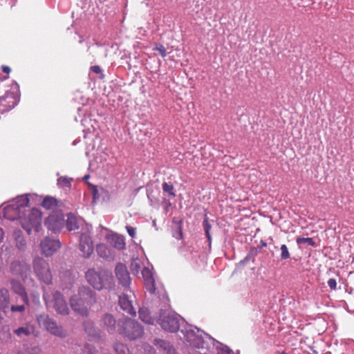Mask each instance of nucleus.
Returning a JSON list of instances; mask_svg holds the SVG:
<instances>
[{
    "label": "nucleus",
    "mask_w": 354,
    "mask_h": 354,
    "mask_svg": "<svg viewBox=\"0 0 354 354\" xmlns=\"http://www.w3.org/2000/svg\"><path fill=\"white\" fill-rule=\"evenodd\" d=\"M29 198L28 195L20 196L15 200L10 207L7 208V212H15L16 216L11 218L12 220L19 219L21 226L27 232L31 234L32 230L38 232L41 226V214L39 209L33 208L28 209Z\"/></svg>",
    "instance_id": "f257e3e1"
},
{
    "label": "nucleus",
    "mask_w": 354,
    "mask_h": 354,
    "mask_svg": "<svg viewBox=\"0 0 354 354\" xmlns=\"http://www.w3.org/2000/svg\"><path fill=\"white\" fill-rule=\"evenodd\" d=\"M70 302L73 310L87 317L89 315V308L96 303V295L88 287L81 286L78 294L71 297Z\"/></svg>",
    "instance_id": "f03ea898"
},
{
    "label": "nucleus",
    "mask_w": 354,
    "mask_h": 354,
    "mask_svg": "<svg viewBox=\"0 0 354 354\" xmlns=\"http://www.w3.org/2000/svg\"><path fill=\"white\" fill-rule=\"evenodd\" d=\"M42 297L46 307L53 306L55 312L62 315H68L70 313V308H68L66 300L58 290L49 292L44 288Z\"/></svg>",
    "instance_id": "7ed1b4c3"
},
{
    "label": "nucleus",
    "mask_w": 354,
    "mask_h": 354,
    "mask_svg": "<svg viewBox=\"0 0 354 354\" xmlns=\"http://www.w3.org/2000/svg\"><path fill=\"white\" fill-rule=\"evenodd\" d=\"M118 332L130 340L140 338L144 333L143 328L133 319H124L118 322Z\"/></svg>",
    "instance_id": "20e7f679"
},
{
    "label": "nucleus",
    "mask_w": 354,
    "mask_h": 354,
    "mask_svg": "<svg viewBox=\"0 0 354 354\" xmlns=\"http://www.w3.org/2000/svg\"><path fill=\"white\" fill-rule=\"evenodd\" d=\"M157 322L164 330L176 333L179 330L180 317L174 312L161 311Z\"/></svg>",
    "instance_id": "39448f33"
},
{
    "label": "nucleus",
    "mask_w": 354,
    "mask_h": 354,
    "mask_svg": "<svg viewBox=\"0 0 354 354\" xmlns=\"http://www.w3.org/2000/svg\"><path fill=\"white\" fill-rule=\"evenodd\" d=\"M33 272L37 279L42 283L49 285L52 283V275L49 264L41 257H35L32 261Z\"/></svg>",
    "instance_id": "423d86ee"
},
{
    "label": "nucleus",
    "mask_w": 354,
    "mask_h": 354,
    "mask_svg": "<svg viewBox=\"0 0 354 354\" xmlns=\"http://www.w3.org/2000/svg\"><path fill=\"white\" fill-rule=\"evenodd\" d=\"M37 320V323L39 324L41 327L45 328V329L52 335L59 338H64L67 336L66 330L63 328L62 326L56 324L54 319L49 317V315H38Z\"/></svg>",
    "instance_id": "0eeeda50"
},
{
    "label": "nucleus",
    "mask_w": 354,
    "mask_h": 354,
    "mask_svg": "<svg viewBox=\"0 0 354 354\" xmlns=\"http://www.w3.org/2000/svg\"><path fill=\"white\" fill-rule=\"evenodd\" d=\"M64 215L60 211H54L53 214L48 216L45 221V226L47 230L57 233L64 226Z\"/></svg>",
    "instance_id": "6e6552de"
},
{
    "label": "nucleus",
    "mask_w": 354,
    "mask_h": 354,
    "mask_svg": "<svg viewBox=\"0 0 354 354\" xmlns=\"http://www.w3.org/2000/svg\"><path fill=\"white\" fill-rule=\"evenodd\" d=\"M79 249L81 255L84 258H89L93 252V243L92 238L87 232H81L79 236Z\"/></svg>",
    "instance_id": "1a4fd4ad"
},
{
    "label": "nucleus",
    "mask_w": 354,
    "mask_h": 354,
    "mask_svg": "<svg viewBox=\"0 0 354 354\" xmlns=\"http://www.w3.org/2000/svg\"><path fill=\"white\" fill-rule=\"evenodd\" d=\"M86 279L94 289L100 290L104 286V281L109 279V275H100L94 269H88L85 273Z\"/></svg>",
    "instance_id": "9d476101"
},
{
    "label": "nucleus",
    "mask_w": 354,
    "mask_h": 354,
    "mask_svg": "<svg viewBox=\"0 0 354 354\" xmlns=\"http://www.w3.org/2000/svg\"><path fill=\"white\" fill-rule=\"evenodd\" d=\"M19 103V97L15 93L6 91V95L0 97V113L3 114L15 107Z\"/></svg>",
    "instance_id": "9b49d317"
},
{
    "label": "nucleus",
    "mask_w": 354,
    "mask_h": 354,
    "mask_svg": "<svg viewBox=\"0 0 354 354\" xmlns=\"http://www.w3.org/2000/svg\"><path fill=\"white\" fill-rule=\"evenodd\" d=\"M41 250L43 254L50 257L60 248V243L57 239H50L46 237L40 243Z\"/></svg>",
    "instance_id": "f8f14e48"
},
{
    "label": "nucleus",
    "mask_w": 354,
    "mask_h": 354,
    "mask_svg": "<svg viewBox=\"0 0 354 354\" xmlns=\"http://www.w3.org/2000/svg\"><path fill=\"white\" fill-rule=\"evenodd\" d=\"M115 274L119 283L124 287H129L131 283V277L126 266L119 263L115 268Z\"/></svg>",
    "instance_id": "ddd939ff"
},
{
    "label": "nucleus",
    "mask_w": 354,
    "mask_h": 354,
    "mask_svg": "<svg viewBox=\"0 0 354 354\" xmlns=\"http://www.w3.org/2000/svg\"><path fill=\"white\" fill-rule=\"evenodd\" d=\"M119 305L127 313L131 316H136V309L133 307L132 301L129 299L127 294L119 297Z\"/></svg>",
    "instance_id": "4468645a"
},
{
    "label": "nucleus",
    "mask_w": 354,
    "mask_h": 354,
    "mask_svg": "<svg viewBox=\"0 0 354 354\" xmlns=\"http://www.w3.org/2000/svg\"><path fill=\"white\" fill-rule=\"evenodd\" d=\"M10 283L12 291L20 296L24 304L28 305V293L26 292L24 286L19 281L15 279H12Z\"/></svg>",
    "instance_id": "2eb2a0df"
},
{
    "label": "nucleus",
    "mask_w": 354,
    "mask_h": 354,
    "mask_svg": "<svg viewBox=\"0 0 354 354\" xmlns=\"http://www.w3.org/2000/svg\"><path fill=\"white\" fill-rule=\"evenodd\" d=\"M102 326L108 330L109 333H113L115 328V319L113 315L106 313L102 315L101 319Z\"/></svg>",
    "instance_id": "dca6fc26"
},
{
    "label": "nucleus",
    "mask_w": 354,
    "mask_h": 354,
    "mask_svg": "<svg viewBox=\"0 0 354 354\" xmlns=\"http://www.w3.org/2000/svg\"><path fill=\"white\" fill-rule=\"evenodd\" d=\"M154 345L165 354H176L174 346L169 342L162 339H154Z\"/></svg>",
    "instance_id": "f3484780"
},
{
    "label": "nucleus",
    "mask_w": 354,
    "mask_h": 354,
    "mask_svg": "<svg viewBox=\"0 0 354 354\" xmlns=\"http://www.w3.org/2000/svg\"><path fill=\"white\" fill-rule=\"evenodd\" d=\"M82 221L72 214H67L66 222V228L69 231H74L80 229Z\"/></svg>",
    "instance_id": "a211bd4d"
},
{
    "label": "nucleus",
    "mask_w": 354,
    "mask_h": 354,
    "mask_svg": "<svg viewBox=\"0 0 354 354\" xmlns=\"http://www.w3.org/2000/svg\"><path fill=\"white\" fill-rule=\"evenodd\" d=\"M10 303L8 290L5 288H0V309L6 313L9 308Z\"/></svg>",
    "instance_id": "6ab92c4d"
},
{
    "label": "nucleus",
    "mask_w": 354,
    "mask_h": 354,
    "mask_svg": "<svg viewBox=\"0 0 354 354\" xmlns=\"http://www.w3.org/2000/svg\"><path fill=\"white\" fill-rule=\"evenodd\" d=\"M28 269V266L20 261H14L10 265V272L16 276H21Z\"/></svg>",
    "instance_id": "aec40b11"
},
{
    "label": "nucleus",
    "mask_w": 354,
    "mask_h": 354,
    "mask_svg": "<svg viewBox=\"0 0 354 354\" xmlns=\"http://www.w3.org/2000/svg\"><path fill=\"white\" fill-rule=\"evenodd\" d=\"M109 243L111 246L118 250L124 249L125 243L122 236L118 234L111 235L109 237Z\"/></svg>",
    "instance_id": "412c9836"
},
{
    "label": "nucleus",
    "mask_w": 354,
    "mask_h": 354,
    "mask_svg": "<svg viewBox=\"0 0 354 354\" xmlns=\"http://www.w3.org/2000/svg\"><path fill=\"white\" fill-rule=\"evenodd\" d=\"M34 327L31 325H25L24 326H20L14 330V333L19 338L27 337L31 334H33Z\"/></svg>",
    "instance_id": "4be33fe9"
},
{
    "label": "nucleus",
    "mask_w": 354,
    "mask_h": 354,
    "mask_svg": "<svg viewBox=\"0 0 354 354\" xmlns=\"http://www.w3.org/2000/svg\"><path fill=\"white\" fill-rule=\"evenodd\" d=\"M83 325L84 331L88 335V336L96 338L99 337V330L94 326L93 322L88 320L85 321Z\"/></svg>",
    "instance_id": "5701e85b"
},
{
    "label": "nucleus",
    "mask_w": 354,
    "mask_h": 354,
    "mask_svg": "<svg viewBox=\"0 0 354 354\" xmlns=\"http://www.w3.org/2000/svg\"><path fill=\"white\" fill-rule=\"evenodd\" d=\"M15 245L20 251H24L26 248V241L23 236V232L20 230H15L14 232Z\"/></svg>",
    "instance_id": "b1692460"
},
{
    "label": "nucleus",
    "mask_w": 354,
    "mask_h": 354,
    "mask_svg": "<svg viewBox=\"0 0 354 354\" xmlns=\"http://www.w3.org/2000/svg\"><path fill=\"white\" fill-rule=\"evenodd\" d=\"M139 316L140 319L142 322L144 323L148 324H153V319L150 315V313L148 310V308H140L139 310Z\"/></svg>",
    "instance_id": "393cba45"
},
{
    "label": "nucleus",
    "mask_w": 354,
    "mask_h": 354,
    "mask_svg": "<svg viewBox=\"0 0 354 354\" xmlns=\"http://www.w3.org/2000/svg\"><path fill=\"white\" fill-rule=\"evenodd\" d=\"M42 207L46 209H55L57 207V200L51 196H46L41 203Z\"/></svg>",
    "instance_id": "a878e982"
},
{
    "label": "nucleus",
    "mask_w": 354,
    "mask_h": 354,
    "mask_svg": "<svg viewBox=\"0 0 354 354\" xmlns=\"http://www.w3.org/2000/svg\"><path fill=\"white\" fill-rule=\"evenodd\" d=\"M202 226H203L205 236L206 238H207L209 243L210 244L211 240H212V238L211 237L209 233V231L211 230V225L209 224L208 221V217L206 215H205L204 221L203 222H202Z\"/></svg>",
    "instance_id": "bb28decb"
},
{
    "label": "nucleus",
    "mask_w": 354,
    "mask_h": 354,
    "mask_svg": "<svg viewBox=\"0 0 354 354\" xmlns=\"http://www.w3.org/2000/svg\"><path fill=\"white\" fill-rule=\"evenodd\" d=\"M194 336V333L191 332L187 334V340L189 342H190L191 345L196 347V348H200V346L202 345L203 340L201 337H196L194 339H192V337Z\"/></svg>",
    "instance_id": "cd10ccee"
},
{
    "label": "nucleus",
    "mask_w": 354,
    "mask_h": 354,
    "mask_svg": "<svg viewBox=\"0 0 354 354\" xmlns=\"http://www.w3.org/2000/svg\"><path fill=\"white\" fill-rule=\"evenodd\" d=\"M114 350L118 354H131L126 344L115 343Z\"/></svg>",
    "instance_id": "c85d7f7f"
},
{
    "label": "nucleus",
    "mask_w": 354,
    "mask_h": 354,
    "mask_svg": "<svg viewBox=\"0 0 354 354\" xmlns=\"http://www.w3.org/2000/svg\"><path fill=\"white\" fill-rule=\"evenodd\" d=\"M162 189L163 192L169 194L170 196L175 197L174 187L172 184L165 182L162 185Z\"/></svg>",
    "instance_id": "c756f323"
},
{
    "label": "nucleus",
    "mask_w": 354,
    "mask_h": 354,
    "mask_svg": "<svg viewBox=\"0 0 354 354\" xmlns=\"http://www.w3.org/2000/svg\"><path fill=\"white\" fill-rule=\"evenodd\" d=\"M296 243H297V244H304V243H306L309 245H311L313 247H315L316 246V243H315V241H313V238L311 237H308V238H304V237H298L297 239H296Z\"/></svg>",
    "instance_id": "7c9ffc66"
},
{
    "label": "nucleus",
    "mask_w": 354,
    "mask_h": 354,
    "mask_svg": "<svg viewBox=\"0 0 354 354\" xmlns=\"http://www.w3.org/2000/svg\"><path fill=\"white\" fill-rule=\"evenodd\" d=\"M281 260H286L290 257V252L286 244H282L281 246Z\"/></svg>",
    "instance_id": "2f4dec72"
},
{
    "label": "nucleus",
    "mask_w": 354,
    "mask_h": 354,
    "mask_svg": "<svg viewBox=\"0 0 354 354\" xmlns=\"http://www.w3.org/2000/svg\"><path fill=\"white\" fill-rule=\"evenodd\" d=\"M10 310L12 313H23L25 310L24 304L12 305Z\"/></svg>",
    "instance_id": "473e14b6"
},
{
    "label": "nucleus",
    "mask_w": 354,
    "mask_h": 354,
    "mask_svg": "<svg viewBox=\"0 0 354 354\" xmlns=\"http://www.w3.org/2000/svg\"><path fill=\"white\" fill-rule=\"evenodd\" d=\"M142 276L145 279V280H147L149 282H151L153 281L152 279V274L149 268H145L142 270Z\"/></svg>",
    "instance_id": "72a5a7b5"
},
{
    "label": "nucleus",
    "mask_w": 354,
    "mask_h": 354,
    "mask_svg": "<svg viewBox=\"0 0 354 354\" xmlns=\"http://www.w3.org/2000/svg\"><path fill=\"white\" fill-rule=\"evenodd\" d=\"M158 51L160 53L162 57H165L167 56L166 48L163 46L162 44H156V48H153Z\"/></svg>",
    "instance_id": "f704fd0d"
},
{
    "label": "nucleus",
    "mask_w": 354,
    "mask_h": 354,
    "mask_svg": "<svg viewBox=\"0 0 354 354\" xmlns=\"http://www.w3.org/2000/svg\"><path fill=\"white\" fill-rule=\"evenodd\" d=\"M182 223H183L182 221H178V230L174 234V236L176 238H177L178 239H180L183 238Z\"/></svg>",
    "instance_id": "c9c22d12"
},
{
    "label": "nucleus",
    "mask_w": 354,
    "mask_h": 354,
    "mask_svg": "<svg viewBox=\"0 0 354 354\" xmlns=\"http://www.w3.org/2000/svg\"><path fill=\"white\" fill-rule=\"evenodd\" d=\"M328 285L330 289L335 290L337 289V281L335 279H330L328 281Z\"/></svg>",
    "instance_id": "e433bc0d"
},
{
    "label": "nucleus",
    "mask_w": 354,
    "mask_h": 354,
    "mask_svg": "<svg viewBox=\"0 0 354 354\" xmlns=\"http://www.w3.org/2000/svg\"><path fill=\"white\" fill-rule=\"evenodd\" d=\"M126 230L129 236L132 238H134L136 236V229L134 227L127 225L126 227Z\"/></svg>",
    "instance_id": "4c0bfd02"
},
{
    "label": "nucleus",
    "mask_w": 354,
    "mask_h": 354,
    "mask_svg": "<svg viewBox=\"0 0 354 354\" xmlns=\"http://www.w3.org/2000/svg\"><path fill=\"white\" fill-rule=\"evenodd\" d=\"M90 70H91L94 73H96V74L102 73L101 68L99 66H91V67H90Z\"/></svg>",
    "instance_id": "58836bf2"
},
{
    "label": "nucleus",
    "mask_w": 354,
    "mask_h": 354,
    "mask_svg": "<svg viewBox=\"0 0 354 354\" xmlns=\"http://www.w3.org/2000/svg\"><path fill=\"white\" fill-rule=\"evenodd\" d=\"M1 68H2V71H3V72L4 73H7V74H8V73H10V71H11L10 68L9 66H3L1 67Z\"/></svg>",
    "instance_id": "ea45409f"
},
{
    "label": "nucleus",
    "mask_w": 354,
    "mask_h": 354,
    "mask_svg": "<svg viewBox=\"0 0 354 354\" xmlns=\"http://www.w3.org/2000/svg\"><path fill=\"white\" fill-rule=\"evenodd\" d=\"M85 348L88 350V354H95L96 353V351L93 348H89L88 345L86 346Z\"/></svg>",
    "instance_id": "a19ab883"
},
{
    "label": "nucleus",
    "mask_w": 354,
    "mask_h": 354,
    "mask_svg": "<svg viewBox=\"0 0 354 354\" xmlns=\"http://www.w3.org/2000/svg\"><path fill=\"white\" fill-rule=\"evenodd\" d=\"M105 249H106V247H105L104 245H97V252H98V254H100V255H101V251H102V250H105Z\"/></svg>",
    "instance_id": "79ce46f5"
},
{
    "label": "nucleus",
    "mask_w": 354,
    "mask_h": 354,
    "mask_svg": "<svg viewBox=\"0 0 354 354\" xmlns=\"http://www.w3.org/2000/svg\"><path fill=\"white\" fill-rule=\"evenodd\" d=\"M3 237V230L0 227V243L2 242Z\"/></svg>",
    "instance_id": "37998d69"
},
{
    "label": "nucleus",
    "mask_w": 354,
    "mask_h": 354,
    "mask_svg": "<svg viewBox=\"0 0 354 354\" xmlns=\"http://www.w3.org/2000/svg\"><path fill=\"white\" fill-rule=\"evenodd\" d=\"M71 275V273L70 272H65V274H64L63 277L64 276H68V277H70Z\"/></svg>",
    "instance_id": "c03bdc74"
},
{
    "label": "nucleus",
    "mask_w": 354,
    "mask_h": 354,
    "mask_svg": "<svg viewBox=\"0 0 354 354\" xmlns=\"http://www.w3.org/2000/svg\"><path fill=\"white\" fill-rule=\"evenodd\" d=\"M276 354H288L287 353L284 352V351H277L276 353Z\"/></svg>",
    "instance_id": "a18cd8bd"
},
{
    "label": "nucleus",
    "mask_w": 354,
    "mask_h": 354,
    "mask_svg": "<svg viewBox=\"0 0 354 354\" xmlns=\"http://www.w3.org/2000/svg\"><path fill=\"white\" fill-rule=\"evenodd\" d=\"M97 192V189H94L93 198H95V194Z\"/></svg>",
    "instance_id": "49530a36"
},
{
    "label": "nucleus",
    "mask_w": 354,
    "mask_h": 354,
    "mask_svg": "<svg viewBox=\"0 0 354 354\" xmlns=\"http://www.w3.org/2000/svg\"><path fill=\"white\" fill-rule=\"evenodd\" d=\"M3 82L2 78L0 77V84H1Z\"/></svg>",
    "instance_id": "de8ad7c7"
},
{
    "label": "nucleus",
    "mask_w": 354,
    "mask_h": 354,
    "mask_svg": "<svg viewBox=\"0 0 354 354\" xmlns=\"http://www.w3.org/2000/svg\"><path fill=\"white\" fill-rule=\"evenodd\" d=\"M261 245L266 246V243H261Z\"/></svg>",
    "instance_id": "09e8293b"
},
{
    "label": "nucleus",
    "mask_w": 354,
    "mask_h": 354,
    "mask_svg": "<svg viewBox=\"0 0 354 354\" xmlns=\"http://www.w3.org/2000/svg\"><path fill=\"white\" fill-rule=\"evenodd\" d=\"M193 354H201V353L196 351L195 353H193Z\"/></svg>",
    "instance_id": "8fccbe9b"
},
{
    "label": "nucleus",
    "mask_w": 354,
    "mask_h": 354,
    "mask_svg": "<svg viewBox=\"0 0 354 354\" xmlns=\"http://www.w3.org/2000/svg\"><path fill=\"white\" fill-rule=\"evenodd\" d=\"M0 354H2L1 353H0Z\"/></svg>",
    "instance_id": "3c124183"
}]
</instances>
